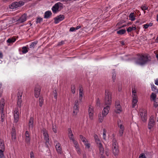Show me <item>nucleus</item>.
<instances>
[{
    "instance_id": "obj_1",
    "label": "nucleus",
    "mask_w": 158,
    "mask_h": 158,
    "mask_svg": "<svg viewBox=\"0 0 158 158\" xmlns=\"http://www.w3.org/2000/svg\"><path fill=\"white\" fill-rule=\"evenodd\" d=\"M105 102L106 105H107L104 107L102 111V114L104 116H106L108 114L110 109L109 106L111 103V94L109 91L107 90H105Z\"/></svg>"
},
{
    "instance_id": "obj_2",
    "label": "nucleus",
    "mask_w": 158,
    "mask_h": 158,
    "mask_svg": "<svg viewBox=\"0 0 158 158\" xmlns=\"http://www.w3.org/2000/svg\"><path fill=\"white\" fill-rule=\"evenodd\" d=\"M140 119L143 123L146 122L148 119L147 111L145 109H141L139 112Z\"/></svg>"
},
{
    "instance_id": "obj_3",
    "label": "nucleus",
    "mask_w": 158,
    "mask_h": 158,
    "mask_svg": "<svg viewBox=\"0 0 158 158\" xmlns=\"http://www.w3.org/2000/svg\"><path fill=\"white\" fill-rule=\"evenodd\" d=\"M112 152L115 156H117L119 153L118 146L116 140L114 139L112 140Z\"/></svg>"
},
{
    "instance_id": "obj_4",
    "label": "nucleus",
    "mask_w": 158,
    "mask_h": 158,
    "mask_svg": "<svg viewBox=\"0 0 158 158\" xmlns=\"http://www.w3.org/2000/svg\"><path fill=\"white\" fill-rule=\"evenodd\" d=\"M156 125L155 118L154 116H151L149 118L148 124V129L152 131L153 129Z\"/></svg>"
},
{
    "instance_id": "obj_5",
    "label": "nucleus",
    "mask_w": 158,
    "mask_h": 158,
    "mask_svg": "<svg viewBox=\"0 0 158 158\" xmlns=\"http://www.w3.org/2000/svg\"><path fill=\"white\" fill-rule=\"evenodd\" d=\"M149 57L148 55H141L140 56L139 58V64L143 65L146 64L149 60Z\"/></svg>"
},
{
    "instance_id": "obj_6",
    "label": "nucleus",
    "mask_w": 158,
    "mask_h": 158,
    "mask_svg": "<svg viewBox=\"0 0 158 158\" xmlns=\"http://www.w3.org/2000/svg\"><path fill=\"white\" fill-rule=\"evenodd\" d=\"M24 4V2L21 1L19 2H14L9 5V7L10 9H13L23 5Z\"/></svg>"
},
{
    "instance_id": "obj_7",
    "label": "nucleus",
    "mask_w": 158,
    "mask_h": 158,
    "mask_svg": "<svg viewBox=\"0 0 158 158\" xmlns=\"http://www.w3.org/2000/svg\"><path fill=\"white\" fill-rule=\"evenodd\" d=\"M63 8L62 4L60 2H58L56 4L52 7V10L53 13H56L59 11Z\"/></svg>"
},
{
    "instance_id": "obj_8",
    "label": "nucleus",
    "mask_w": 158,
    "mask_h": 158,
    "mask_svg": "<svg viewBox=\"0 0 158 158\" xmlns=\"http://www.w3.org/2000/svg\"><path fill=\"white\" fill-rule=\"evenodd\" d=\"M19 110L17 108H15L14 110V122L16 123H17L19 119Z\"/></svg>"
},
{
    "instance_id": "obj_9",
    "label": "nucleus",
    "mask_w": 158,
    "mask_h": 158,
    "mask_svg": "<svg viewBox=\"0 0 158 158\" xmlns=\"http://www.w3.org/2000/svg\"><path fill=\"white\" fill-rule=\"evenodd\" d=\"M79 111V102L78 100L75 101L73 108V114L76 115Z\"/></svg>"
},
{
    "instance_id": "obj_10",
    "label": "nucleus",
    "mask_w": 158,
    "mask_h": 158,
    "mask_svg": "<svg viewBox=\"0 0 158 158\" xmlns=\"http://www.w3.org/2000/svg\"><path fill=\"white\" fill-rule=\"evenodd\" d=\"M40 91V86L38 85H36L34 88V95L35 98H38L39 97Z\"/></svg>"
},
{
    "instance_id": "obj_11",
    "label": "nucleus",
    "mask_w": 158,
    "mask_h": 158,
    "mask_svg": "<svg viewBox=\"0 0 158 158\" xmlns=\"http://www.w3.org/2000/svg\"><path fill=\"white\" fill-rule=\"evenodd\" d=\"M114 111L117 113H120L122 110L119 101H116L115 105Z\"/></svg>"
},
{
    "instance_id": "obj_12",
    "label": "nucleus",
    "mask_w": 158,
    "mask_h": 158,
    "mask_svg": "<svg viewBox=\"0 0 158 158\" xmlns=\"http://www.w3.org/2000/svg\"><path fill=\"white\" fill-rule=\"evenodd\" d=\"M94 113V107L91 105H89L88 109V114L89 118L91 120H92L93 118Z\"/></svg>"
},
{
    "instance_id": "obj_13",
    "label": "nucleus",
    "mask_w": 158,
    "mask_h": 158,
    "mask_svg": "<svg viewBox=\"0 0 158 158\" xmlns=\"http://www.w3.org/2000/svg\"><path fill=\"white\" fill-rule=\"evenodd\" d=\"M31 138L29 132L27 131L25 133V140L27 145H29L30 144Z\"/></svg>"
},
{
    "instance_id": "obj_14",
    "label": "nucleus",
    "mask_w": 158,
    "mask_h": 158,
    "mask_svg": "<svg viewBox=\"0 0 158 158\" xmlns=\"http://www.w3.org/2000/svg\"><path fill=\"white\" fill-rule=\"evenodd\" d=\"M64 18V16L63 15H60L54 18V23L57 24L59 22L63 20Z\"/></svg>"
},
{
    "instance_id": "obj_15",
    "label": "nucleus",
    "mask_w": 158,
    "mask_h": 158,
    "mask_svg": "<svg viewBox=\"0 0 158 158\" xmlns=\"http://www.w3.org/2000/svg\"><path fill=\"white\" fill-rule=\"evenodd\" d=\"M83 89L81 86H80L79 87V99L80 102L82 101L83 97Z\"/></svg>"
},
{
    "instance_id": "obj_16",
    "label": "nucleus",
    "mask_w": 158,
    "mask_h": 158,
    "mask_svg": "<svg viewBox=\"0 0 158 158\" xmlns=\"http://www.w3.org/2000/svg\"><path fill=\"white\" fill-rule=\"evenodd\" d=\"M55 147L57 152L60 154H61L62 152V149L60 144L59 143H56Z\"/></svg>"
},
{
    "instance_id": "obj_17",
    "label": "nucleus",
    "mask_w": 158,
    "mask_h": 158,
    "mask_svg": "<svg viewBox=\"0 0 158 158\" xmlns=\"http://www.w3.org/2000/svg\"><path fill=\"white\" fill-rule=\"evenodd\" d=\"M27 19V17L26 14H24L22 15L19 19L17 21L19 23H21L25 21Z\"/></svg>"
},
{
    "instance_id": "obj_18",
    "label": "nucleus",
    "mask_w": 158,
    "mask_h": 158,
    "mask_svg": "<svg viewBox=\"0 0 158 158\" xmlns=\"http://www.w3.org/2000/svg\"><path fill=\"white\" fill-rule=\"evenodd\" d=\"M43 133L44 140L47 142H48L49 141V139L47 131L45 129H44L43 130Z\"/></svg>"
},
{
    "instance_id": "obj_19",
    "label": "nucleus",
    "mask_w": 158,
    "mask_h": 158,
    "mask_svg": "<svg viewBox=\"0 0 158 158\" xmlns=\"http://www.w3.org/2000/svg\"><path fill=\"white\" fill-rule=\"evenodd\" d=\"M134 96H133V99L132 100V107L134 108L136 105L138 100L137 99V97L135 96V94H134Z\"/></svg>"
},
{
    "instance_id": "obj_20",
    "label": "nucleus",
    "mask_w": 158,
    "mask_h": 158,
    "mask_svg": "<svg viewBox=\"0 0 158 158\" xmlns=\"http://www.w3.org/2000/svg\"><path fill=\"white\" fill-rule=\"evenodd\" d=\"M5 100L2 99L0 101V112H3V109L5 105Z\"/></svg>"
},
{
    "instance_id": "obj_21",
    "label": "nucleus",
    "mask_w": 158,
    "mask_h": 158,
    "mask_svg": "<svg viewBox=\"0 0 158 158\" xmlns=\"http://www.w3.org/2000/svg\"><path fill=\"white\" fill-rule=\"evenodd\" d=\"M68 137L70 140L74 138L73 135L71 130V128H68Z\"/></svg>"
},
{
    "instance_id": "obj_22",
    "label": "nucleus",
    "mask_w": 158,
    "mask_h": 158,
    "mask_svg": "<svg viewBox=\"0 0 158 158\" xmlns=\"http://www.w3.org/2000/svg\"><path fill=\"white\" fill-rule=\"evenodd\" d=\"M11 134L12 140H15L16 138L15 135V129L14 128H12Z\"/></svg>"
},
{
    "instance_id": "obj_23",
    "label": "nucleus",
    "mask_w": 158,
    "mask_h": 158,
    "mask_svg": "<svg viewBox=\"0 0 158 158\" xmlns=\"http://www.w3.org/2000/svg\"><path fill=\"white\" fill-rule=\"evenodd\" d=\"M33 118L31 117L29 120V126L30 129H32L33 123Z\"/></svg>"
},
{
    "instance_id": "obj_24",
    "label": "nucleus",
    "mask_w": 158,
    "mask_h": 158,
    "mask_svg": "<svg viewBox=\"0 0 158 158\" xmlns=\"http://www.w3.org/2000/svg\"><path fill=\"white\" fill-rule=\"evenodd\" d=\"M98 146L99 148L100 153L101 155H102L103 154L104 150L102 143L98 145Z\"/></svg>"
},
{
    "instance_id": "obj_25",
    "label": "nucleus",
    "mask_w": 158,
    "mask_h": 158,
    "mask_svg": "<svg viewBox=\"0 0 158 158\" xmlns=\"http://www.w3.org/2000/svg\"><path fill=\"white\" fill-rule=\"evenodd\" d=\"M0 150H5V146L4 141L2 139H0Z\"/></svg>"
},
{
    "instance_id": "obj_26",
    "label": "nucleus",
    "mask_w": 158,
    "mask_h": 158,
    "mask_svg": "<svg viewBox=\"0 0 158 158\" xmlns=\"http://www.w3.org/2000/svg\"><path fill=\"white\" fill-rule=\"evenodd\" d=\"M152 90L156 94L158 93V90L156 87L153 84H151Z\"/></svg>"
},
{
    "instance_id": "obj_27",
    "label": "nucleus",
    "mask_w": 158,
    "mask_h": 158,
    "mask_svg": "<svg viewBox=\"0 0 158 158\" xmlns=\"http://www.w3.org/2000/svg\"><path fill=\"white\" fill-rule=\"evenodd\" d=\"M52 13L51 11H48L45 13L44 17L45 18H48L52 15Z\"/></svg>"
},
{
    "instance_id": "obj_28",
    "label": "nucleus",
    "mask_w": 158,
    "mask_h": 158,
    "mask_svg": "<svg viewBox=\"0 0 158 158\" xmlns=\"http://www.w3.org/2000/svg\"><path fill=\"white\" fill-rule=\"evenodd\" d=\"M1 121L3 122L6 119V114L4 112H1Z\"/></svg>"
},
{
    "instance_id": "obj_29",
    "label": "nucleus",
    "mask_w": 158,
    "mask_h": 158,
    "mask_svg": "<svg viewBox=\"0 0 158 158\" xmlns=\"http://www.w3.org/2000/svg\"><path fill=\"white\" fill-rule=\"evenodd\" d=\"M105 116H104L103 114H99L98 115V121L99 123H102L103 120V118Z\"/></svg>"
},
{
    "instance_id": "obj_30",
    "label": "nucleus",
    "mask_w": 158,
    "mask_h": 158,
    "mask_svg": "<svg viewBox=\"0 0 158 158\" xmlns=\"http://www.w3.org/2000/svg\"><path fill=\"white\" fill-rule=\"evenodd\" d=\"M17 105L18 107L21 108L22 105V99H18L17 100Z\"/></svg>"
},
{
    "instance_id": "obj_31",
    "label": "nucleus",
    "mask_w": 158,
    "mask_h": 158,
    "mask_svg": "<svg viewBox=\"0 0 158 158\" xmlns=\"http://www.w3.org/2000/svg\"><path fill=\"white\" fill-rule=\"evenodd\" d=\"M28 48L26 46H24L22 48V52L23 54H25L28 52Z\"/></svg>"
},
{
    "instance_id": "obj_32",
    "label": "nucleus",
    "mask_w": 158,
    "mask_h": 158,
    "mask_svg": "<svg viewBox=\"0 0 158 158\" xmlns=\"http://www.w3.org/2000/svg\"><path fill=\"white\" fill-rule=\"evenodd\" d=\"M106 131L105 128H103V138L105 140H106Z\"/></svg>"
},
{
    "instance_id": "obj_33",
    "label": "nucleus",
    "mask_w": 158,
    "mask_h": 158,
    "mask_svg": "<svg viewBox=\"0 0 158 158\" xmlns=\"http://www.w3.org/2000/svg\"><path fill=\"white\" fill-rule=\"evenodd\" d=\"M44 102V99L43 98L40 97L39 98V106L40 107H42Z\"/></svg>"
},
{
    "instance_id": "obj_34",
    "label": "nucleus",
    "mask_w": 158,
    "mask_h": 158,
    "mask_svg": "<svg viewBox=\"0 0 158 158\" xmlns=\"http://www.w3.org/2000/svg\"><path fill=\"white\" fill-rule=\"evenodd\" d=\"M16 39L15 37L9 39L7 41V43H12L15 41Z\"/></svg>"
},
{
    "instance_id": "obj_35",
    "label": "nucleus",
    "mask_w": 158,
    "mask_h": 158,
    "mask_svg": "<svg viewBox=\"0 0 158 158\" xmlns=\"http://www.w3.org/2000/svg\"><path fill=\"white\" fill-rule=\"evenodd\" d=\"M156 94L152 93L151 96V100H153V101H155V99L156 98Z\"/></svg>"
},
{
    "instance_id": "obj_36",
    "label": "nucleus",
    "mask_w": 158,
    "mask_h": 158,
    "mask_svg": "<svg viewBox=\"0 0 158 158\" xmlns=\"http://www.w3.org/2000/svg\"><path fill=\"white\" fill-rule=\"evenodd\" d=\"M118 127L120 128L119 130H124V126L121 124V122L120 121L119 122H118Z\"/></svg>"
},
{
    "instance_id": "obj_37",
    "label": "nucleus",
    "mask_w": 158,
    "mask_h": 158,
    "mask_svg": "<svg viewBox=\"0 0 158 158\" xmlns=\"http://www.w3.org/2000/svg\"><path fill=\"white\" fill-rule=\"evenodd\" d=\"M4 150H0V158H6L4 153Z\"/></svg>"
},
{
    "instance_id": "obj_38",
    "label": "nucleus",
    "mask_w": 158,
    "mask_h": 158,
    "mask_svg": "<svg viewBox=\"0 0 158 158\" xmlns=\"http://www.w3.org/2000/svg\"><path fill=\"white\" fill-rule=\"evenodd\" d=\"M37 43V41H35L31 43V44L30 46V48H34L35 46L36 45Z\"/></svg>"
},
{
    "instance_id": "obj_39",
    "label": "nucleus",
    "mask_w": 158,
    "mask_h": 158,
    "mask_svg": "<svg viewBox=\"0 0 158 158\" xmlns=\"http://www.w3.org/2000/svg\"><path fill=\"white\" fill-rule=\"evenodd\" d=\"M126 32V30L125 29H121L117 31V33L118 34L122 35L124 34Z\"/></svg>"
},
{
    "instance_id": "obj_40",
    "label": "nucleus",
    "mask_w": 158,
    "mask_h": 158,
    "mask_svg": "<svg viewBox=\"0 0 158 158\" xmlns=\"http://www.w3.org/2000/svg\"><path fill=\"white\" fill-rule=\"evenodd\" d=\"M22 92L19 91H18L17 96V99H22Z\"/></svg>"
},
{
    "instance_id": "obj_41",
    "label": "nucleus",
    "mask_w": 158,
    "mask_h": 158,
    "mask_svg": "<svg viewBox=\"0 0 158 158\" xmlns=\"http://www.w3.org/2000/svg\"><path fill=\"white\" fill-rule=\"evenodd\" d=\"M152 25V23H147L145 24H144L143 25V27L145 29L149 27H151Z\"/></svg>"
},
{
    "instance_id": "obj_42",
    "label": "nucleus",
    "mask_w": 158,
    "mask_h": 158,
    "mask_svg": "<svg viewBox=\"0 0 158 158\" xmlns=\"http://www.w3.org/2000/svg\"><path fill=\"white\" fill-rule=\"evenodd\" d=\"M136 29V27H135L132 26V27H129L127 30V31L128 32H130L132 30H135Z\"/></svg>"
},
{
    "instance_id": "obj_43",
    "label": "nucleus",
    "mask_w": 158,
    "mask_h": 158,
    "mask_svg": "<svg viewBox=\"0 0 158 158\" xmlns=\"http://www.w3.org/2000/svg\"><path fill=\"white\" fill-rule=\"evenodd\" d=\"M134 15L135 14L134 13H131L129 16V17L130 18L132 21H134L135 19Z\"/></svg>"
},
{
    "instance_id": "obj_44",
    "label": "nucleus",
    "mask_w": 158,
    "mask_h": 158,
    "mask_svg": "<svg viewBox=\"0 0 158 158\" xmlns=\"http://www.w3.org/2000/svg\"><path fill=\"white\" fill-rule=\"evenodd\" d=\"M79 137L81 139L83 143L87 140L85 137H84L81 135H79Z\"/></svg>"
},
{
    "instance_id": "obj_45",
    "label": "nucleus",
    "mask_w": 158,
    "mask_h": 158,
    "mask_svg": "<svg viewBox=\"0 0 158 158\" xmlns=\"http://www.w3.org/2000/svg\"><path fill=\"white\" fill-rule=\"evenodd\" d=\"M85 145V146L86 148H89L90 147V144L88 143V141L84 143Z\"/></svg>"
},
{
    "instance_id": "obj_46",
    "label": "nucleus",
    "mask_w": 158,
    "mask_h": 158,
    "mask_svg": "<svg viewBox=\"0 0 158 158\" xmlns=\"http://www.w3.org/2000/svg\"><path fill=\"white\" fill-rule=\"evenodd\" d=\"M85 145V146L86 148H89L90 147V144L88 143V141L84 143Z\"/></svg>"
},
{
    "instance_id": "obj_47",
    "label": "nucleus",
    "mask_w": 158,
    "mask_h": 158,
    "mask_svg": "<svg viewBox=\"0 0 158 158\" xmlns=\"http://www.w3.org/2000/svg\"><path fill=\"white\" fill-rule=\"evenodd\" d=\"M116 78V74L115 73H113L112 75V79L114 82H115Z\"/></svg>"
},
{
    "instance_id": "obj_48",
    "label": "nucleus",
    "mask_w": 158,
    "mask_h": 158,
    "mask_svg": "<svg viewBox=\"0 0 158 158\" xmlns=\"http://www.w3.org/2000/svg\"><path fill=\"white\" fill-rule=\"evenodd\" d=\"M75 86L74 85H73L71 87V92L73 94H74L75 92Z\"/></svg>"
},
{
    "instance_id": "obj_49",
    "label": "nucleus",
    "mask_w": 158,
    "mask_h": 158,
    "mask_svg": "<svg viewBox=\"0 0 158 158\" xmlns=\"http://www.w3.org/2000/svg\"><path fill=\"white\" fill-rule=\"evenodd\" d=\"M52 130L55 133H57V127L56 125H52Z\"/></svg>"
},
{
    "instance_id": "obj_50",
    "label": "nucleus",
    "mask_w": 158,
    "mask_h": 158,
    "mask_svg": "<svg viewBox=\"0 0 158 158\" xmlns=\"http://www.w3.org/2000/svg\"><path fill=\"white\" fill-rule=\"evenodd\" d=\"M43 20V19L40 17L38 18L36 21V23H40Z\"/></svg>"
},
{
    "instance_id": "obj_51",
    "label": "nucleus",
    "mask_w": 158,
    "mask_h": 158,
    "mask_svg": "<svg viewBox=\"0 0 158 158\" xmlns=\"http://www.w3.org/2000/svg\"><path fill=\"white\" fill-rule=\"evenodd\" d=\"M53 93H54V98L56 99H57V91L56 90H55L54 91H53Z\"/></svg>"
},
{
    "instance_id": "obj_52",
    "label": "nucleus",
    "mask_w": 158,
    "mask_h": 158,
    "mask_svg": "<svg viewBox=\"0 0 158 158\" xmlns=\"http://www.w3.org/2000/svg\"><path fill=\"white\" fill-rule=\"evenodd\" d=\"M154 103L153 104V105L154 107H156L158 105V102L156 101V100L154 101Z\"/></svg>"
},
{
    "instance_id": "obj_53",
    "label": "nucleus",
    "mask_w": 158,
    "mask_h": 158,
    "mask_svg": "<svg viewBox=\"0 0 158 158\" xmlns=\"http://www.w3.org/2000/svg\"><path fill=\"white\" fill-rule=\"evenodd\" d=\"M65 42L64 41H62L61 42H60L58 43L57 45L58 46H61L62 45H63L64 44Z\"/></svg>"
},
{
    "instance_id": "obj_54",
    "label": "nucleus",
    "mask_w": 158,
    "mask_h": 158,
    "mask_svg": "<svg viewBox=\"0 0 158 158\" xmlns=\"http://www.w3.org/2000/svg\"><path fill=\"white\" fill-rule=\"evenodd\" d=\"M70 140H71L73 141L74 145L75 144H77L78 143V142L74 138L72 139H70Z\"/></svg>"
},
{
    "instance_id": "obj_55",
    "label": "nucleus",
    "mask_w": 158,
    "mask_h": 158,
    "mask_svg": "<svg viewBox=\"0 0 158 158\" xmlns=\"http://www.w3.org/2000/svg\"><path fill=\"white\" fill-rule=\"evenodd\" d=\"M30 158H35L34 153L33 152H31L30 153Z\"/></svg>"
},
{
    "instance_id": "obj_56",
    "label": "nucleus",
    "mask_w": 158,
    "mask_h": 158,
    "mask_svg": "<svg viewBox=\"0 0 158 158\" xmlns=\"http://www.w3.org/2000/svg\"><path fill=\"white\" fill-rule=\"evenodd\" d=\"M106 154V156H108L109 155V150L108 148H106L105 150Z\"/></svg>"
},
{
    "instance_id": "obj_57",
    "label": "nucleus",
    "mask_w": 158,
    "mask_h": 158,
    "mask_svg": "<svg viewBox=\"0 0 158 158\" xmlns=\"http://www.w3.org/2000/svg\"><path fill=\"white\" fill-rule=\"evenodd\" d=\"M124 130H119V134L120 136H122Z\"/></svg>"
},
{
    "instance_id": "obj_58",
    "label": "nucleus",
    "mask_w": 158,
    "mask_h": 158,
    "mask_svg": "<svg viewBox=\"0 0 158 158\" xmlns=\"http://www.w3.org/2000/svg\"><path fill=\"white\" fill-rule=\"evenodd\" d=\"M76 150L77 152V154H78L79 155L81 154V151L80 148H78V149H76Z\"/></svg>"
},
{
    "instance_id": "obj_59",
    "label": "nucleus",
    "mask_w": 158,
    "mask_h": 158,
    "mask_svg": "<svg viewBox=\"0 0 158 158\" xmlns=\"http://www.w3.org/2000/svg\"><path fill=\"white\" fill-rule=\"evenodd\" d=\"M141 8L142 10H147L148 9V7L146 6H142L141 7Z\"/></svg>"
},
{
    "instance_id": "obj_60",
    "label": "nucleus",
    "mask_w": 158,
    "mask_h": 158,
    "mask_svg": "<svg viewBox=\"0 0 158 158\" xmlns=\"http://www.w3.org/2000/svg\"><path fill=\"white\" fill-rule=\"evenodd\" d=\"M96 104L98 106H99L100 104V101L99 98H98L97 100Z\"/></svg>"
},
{
    "instance_id": "obj_61",
    "label": "nucleus",
    "mask_w": 158,
    "mask_h": 158,
    "mask_svg": "<svg viewBox=\"0 0 158 158\" xmlns=\"http://www.w3.org/2000/svg\"><path fill=\"white\" fill-rule=\"evenodd\" d=\"M94 138L95 140V141H97V140H98L99 139V138H98V137L97 135H94Z\"/></svg>"
},
{
    "instance_id": "obj_62",
    "label": "nucleus",
    "mask_w": 158,
    "mask_h": 158,
    "mask_svg": "<svg viewBox=\"0 0 158 158\" xmlns=\"http://www.w3.org/2000/svg\"><path fill=\"white\" fill-rule=\"evenodd\" d=\"M75 28L74 27H71L69 29V31H73L75 30Z\"/></svg>"
},
{
    "instance_id": "obj_63",
    "label": "nucleus",
    "mask_w": 158,
    "mask_h": 158,
    "mask_svg": "<svg viewBox=\"0 0 158 158\" xmlns=\"http://www.w3.org/2000/svg\"><path fill=\"white\" fill-rule=\"evenodd\" d=\"M95 142L98 145L99 144H100L101 143V141H100V139L97 141H95Z\"/></svg>"
},
{
    "instance_id": "obj_64",
    "label": "nucleus",
    "mask_w": 158,
    "mask_h": 158,
    "mask_svg": "<svg viewBox=\"0 0 158 158\" xmlns=\"http://www.w3.org/2000/svg\"><path fill=\"white\" fill-rule=\"evenodd\" d=\"M132 93L133 96H134V94H135H135L136 93V91L135 90H133L132 89Z\"/></svg>"
}]
</instances>
